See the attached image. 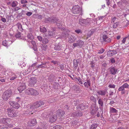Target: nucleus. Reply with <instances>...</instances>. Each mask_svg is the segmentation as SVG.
Segmentation results:
<instances>
[{"label":"nucleus","instance_id":"f257e3e1","mask_svg":"<svg viewBox=\"0 0 129 129\" xmlns=\"http://www.w3.org/2000/svg\"><path fill=\"white\" fill-rule=\"evenodd\" d=\"M44 103L42 101H37L35 102L33 105L31 106L29 105H25L24 107V108L25 110H26V111L28 112L30 114L31 113L32 114L35 111V109H37L41 106L44 104Z\"/></svg>","mask_w":129,"mask_h":129},{"label":"nucleus","instance_id":"f03ea898","mask_svg":"<svg viewBox=\"0 0 129 129\" xmlns=\"http://www.w3.org/2000/svg\"><path fill=\"white\" fill-rule=\"evenodd\" d=\"M25 92L26 94L31 95H36L39 94L37 90L32 88H28L25 90Z\"/></svg>","mask_w":129,"mask_h":129},{"label":"nucleus","instance_id":"7ed1b4c3","mask_svg":"<svg viewBox=\"0 0 129 129\" xmlns=\"http://www.w3.org/2000/svg\"><path fill=\"white\" fill-rule=\"evenodd\" d=\"M11 90H7L2 95V98L5 100H7L11 95Z\"/></svg>","mask_w":129,"mask_h":129},{"label":"nucleus","instance_id":"20e7f679","mask_svg":"<svg viewBox=\"0 0 129 129\" xmlns=\"http://www.w3.org/2000/svg\"><path fill=\"white\" fill-rule=\"evenodd\" d=\"M8 115L11 117H15L17 116V114L15 110L14 109L9 108L7 109Z\"/></svg>","mask_w":129,"mask_h":129},{"label":"nucleus","instance_id":"39448f33","mask_svg":"<svg viewBox=\"0 0 129 129\" xmlns=\"http://www.w3.org/2000/svg\"><path fill=\"white\" fill-rule=\"evenodd\" d=\"M72 11L74 14H80L82 12V9L79 6L75 5L73 6Z\"/></svg>","mask_w":129,"mask_h":129},{"label":"nucleus","instance_id":"423d86ee","mask_svg":"<svg viewBox=\"0 0 129 129\" xmlns=\"http://www.w3.org/2000/svg\"><path fill=\"white\" fill-rule=\"evenodd\" d=\"M9 103L14 108L18 109L20 107L19 104L16 102L11 101L9 102Z\"/></svg>","mask_w":129,"mask_h":129},{"label":"nucleus","instance_id":"0eeeda50","mask_svg":"<svg viewBox=\"0 0 129 129\" xmlns=\"http://www.w3.org/2000/svg\"><path fill=\"white\" fill-rule=\"evenodd\" d=\"M36 82L37 80L35 78L32 77L28 81V85L31 86H33L36 83Z\"/></svg>","mask_w":129,"mask_h":129},{"label":"nucleus","instance_id":"6e6552de","mask_svg":"<svg viewBox=\"0 0 129 129\" xmlns=\"http://www.w3.org/2000/svg\"><path fill=\"white\" fill-rule=\"evenodd\" d=\"M57 21V19L55 18H49L48 19H46L45 21V22L46 23H56Z\"/></svg>","mask_w":129,"mask_h":129},{"label":"nucleus","instance_id":"1a4fd4ad","mask_svg":"<svg viewBox=\"0 0 129 129\" xmlns=\"http://www.w3.org/2000/svg\"><path fill=\"white\" fill-rule=\"evenodd\" d=\"M26 88L25 84L22 83L20 84L19 86L18 87L17 89L19 92L20 93L23 90Z\"/></svg>","mask_w":129,"mask_h":129},{"label":"nucleus","instance_id":"9d476101","mask_svg":"<svg viewBox=\"0 0 129 129\" xmlns=\"http://www.w3.org/2000/svg\"><path fill=\"white\" fill-rule=\"evenodd\" d=\"M12 43V42L11 40H5L3 41L2 44L3 46L7 47L10 46Z\"/></svg>","mask_w":129,"mask_h":129},{"label":"nucleus","instance_id":"9b49d317","mask_svg":"<svg viewBox=\"0 0 129 129\" xmlns=\"http://www.w3.org/2000/svg\"><path fill=\"white\" fill-rule=\"evenodd\" d=\"M102 38L103 41L105 42L109 43L111 42V39L106 35H103Z\"/></svg>","mask_w":129,"mask_h":129},{"label":"nucleus","instance_id":"f8f14e48","mask_svg":"<svg viewBox=\"0 0 129 129\" xmlns=\"http://www.w3.org/2000/svg\"><path fill=\"white\" fill-rule=\"evenodd\" d=\"M117 53V50H112L109 51H108L107 53V55L109 56H112L113 55L116 54Z\"/></svg>","mask_w":129,"mask_h":129},{"label":"nucleus","instance_id":"ddd939ff","mask_svg":"<svg viewBox=\"0 0 129 129\" xmlns=\"http://www.w3.org/2000/svg\"><path fill=\"white\" fill-rule=\"evenodd\" d=\"M36 120L35 119H31L28 122V125L29 126H33L36 124Z\"/></svg>","mask_w":129,"mask_h":129},{"label":"nucleus","instance_id":"4468645a","mask_svg":"<svg viewBox=\"0 0 129 129\" xmlns=\"http://www.w3.org/2000/svg\"><path fill=\"white\" fill-rule=\"evenodd\" d=\"M68 42L70 43H73L76 40V37L72 35H70L69 37Z\"/></svg>","mask_w":129,"mask_h":129},{"label":"nucleus","instance_id":"2eb2a0df","mask_svg":"<svg viewBox=\"0 0 129 129\" xmlns=\"http://www.w3.org/2000/svg\"><path fill=\"white\" fill-rule=\"evenodd\" d=\"M17 77V76L16 74L13 73H11L9 78H10V80H13L16 78Z\"/></svg>","mask_w":129,"mask_h":129},{"label":"nucleus","instance_id":"dca6fc26","mask_svg":"<svg viewBox=\"0 0 129 129\" xmlns=\"http://www.w3.org/2000/svg\"><path fill=\"white\" fill-rule=\"evenodd\" d=\"M57 118V116L56 115H53L50 118V121L51 122H53L55 121Z\"/></svg>","mask_w":129,"mask_h":129},{"label":"nucleus","instance_id":"f3484780","mask_svg":"<svg viewBox=\"0 0 129 129\" xmlns=\"http://www.w3.org/2000/svg\"><path fill=\"white\" fill-rule=\"evenodd\" d=\"M97 93L99 94L102 96L104 95L106 93H108L107 91L105 90L98 91Z\"/></svg>","mask_w":129,"mask_h":129},{"label":"nucleus","instance_id":"a211bd4d","mask_svg":"<svg viewBox=\"0 0 129 129\" xmlns=\"http://www.w3.org/2000/svg\"><path fill=\"white\" fill-rule=\"evenodd\" d=\"M77 108L78 111L82 110L85 108L84 105L82 104H80L77 107Z\"/></svg>","mask_w":129,"mask_h":129},{"label":"nucleus","instance_id":"6ab92c4d","mask_svg":"<svg viewBox=\"0 0 129 129\" xmlns=\"http://www.w3.org/2000/svg\"><path fill=\"white\" fill-rule=\"evenodd\" d=\"M91 82L90 80H88L86 82H85L84 84V86L88 88L90 86Z\"/></svg>","mask_w":129,"mask_h":129},{"label":"nucleus","instance_id":"aec40b11","mask_svg":"<svg viewBox=\"0 0 129 129\" xmlns=\"http://www.w3.org/2000/svg\"><path fill=\"white\" fill-rule=\"evenodd\" d=\"M64 112L62 111H61L60 110H57L56 112V113L57 115L60 117L63 116V115L64 114Z\"/></svg>","mask_w":129,"mask_h":129},{"label":"nucleus","instance_id":"412c9836","mask_svg":"<svg viewBox=\"0 0 129 129\" xmlns=\"http://www.w3.org/2000/svg\"><path fill=\"white\" fill-rule=\"evenodd\" d=\"M117 112V110L115 108L112 107H110V113H116Z\"/></svg>","mask_w":129,"mask_h":129},{"label":"nucleus","instance_id":"4be33fe9","mask_svg":"<svg viewBox=\"0 0 129 129\" xmlns=\"http://www.w3.org/2000/svg\"><path fill=\"white\" fill-rule=\"evenodd\" d=\"M110 71L112 74L115 75L117 72V70L115 69L114 68H113L110 69Z\"/></svg>","mask_w":129,"mask_h":129},{"label":"nucleus","instance_id":"5701e85b","mask_svg":"<svg viewBox=\"0 0 129 129\" xmlns=\"http://www.w3.org/2000/svg\"><path fill=\"white\" fill-rule=\"evenodd\" d=\"M11 121V120L10 119L7 118L6 124L8 125V127H11L12 125H11L10 124Z\"/></svg>","mask_w":129,"mask_h":129},{"label":"nucleus","instance_id":"b1692460","mask_svg":"<svg viewBox=\"0 0 129 129\" xmlns=\"http://www.w3.org/2000/svg\"><path fill=\"white\" fill-rule=\"evenodd\" d=\"M91 113L92 114H94L96 112V110L95 107L94 106H91Z\"/></svg>","mask_w":129,"mask_h":129},{"label":"nucleus","instance_id":"393cba45","mask_svg":"<svg viewBox=\"0 0 129 129\" xmlns=\"http://www.w3.org/2000/svg\"><path fill=\"white\" fill-rule=\"evenodd\" d=\"M85 19H80L79 20V24L82 25H83L84 24H85Z\"/></svg>","mask_w":129,"mask_h":129},{"label":"nucleus","instance_id":"a878e982","mask_svg":"<svg viewBox=\"0 0 129 129\" xmlns=\"http://www.w3.org/2000/svg\"><path fill=\"white\" fill-rule=\"evenodd\" d=\"M98 126L97 124L93 123L91 125L89 129H96Z\"/></svg>","mask_w":129,"mask_h":129},{"label":"nucleus","instance_id":"bb28decb","mask_svg":"<svg viewBox=\"0 0 129 129\" xmlns=\"http://www.w3.org/2000/svg\"><path fill=\"white\" fill-rule=\"evenodd\" d=\"M77 42L78 43L79 46L80 47H81L84 44V42L80 40H79L77 41Z\"/></svg>","mask_w":129,"mask_h":129},{"label":"nucleus","instance_id":"cd10ccee","mask_svg":"<svg viewBox=\"0 0 129 129\" xmlns=\"http://www.w3.org/2000/svg\"><path fill=\"white\" fill-rule=\"evenodd\" d=\"M27 37L28 39L30 40H33L34 39V37L33 35L30 33L28 34L27 35Z\"/></svg>","mask_w":129,"mask_h":129},{"label":"nucleus","instance_id":"c85d7f7f","mask_svg":"<svg viewBox=\"0 0 129 129\" xmlns=\"http://www.w3.org/2000/svg\"><path fill=\"white\" fill-rule=\"evenodd\" d=\"M40 30L41 32L44 33L46 31V29L44 27H41L40 28Z\"/></svg>","mask_w":129,"mask_h":129},{"label":"nucleus","instance_id":"c756f323","mask_svg":"<svg viewBox=\"0 0 129 129\" xmlns=\"http://www.w3.org/2000/svg\"><path fill=\"white\" fill-rule=\"evenodd\" d=\"M120 23V22H117L115 23H114V24L113 26V28H116L118 26Z\"/></svg>","mask_w":129,"mask_h":129},{"label":"nucleus","instance_id":"7c9ffc66","mask_svg":"<svg viewBox=\"0 0 129 129\" xmlns=\"http://www.w3.org/2000/svg\"><path fill=\"white\" fill-rule=\"evenodd\" d=\"M18 3L16 1H13L11 4V6L12 7L16 6L17 5Z\"/></svg>","mask_w":129,"mask_h":129},{"label":"nucleus","instance_id":"2f4dec72","mask_svg":"<svg viewBox=\"0 0 129 129\" xmlns=\"http://www.w3.org/2000/svg\"><path fill=\"white\" fill-rule=\"evenodd\" d=\"M17 26L18 29L20 31L22 30L23 29L22 28V26L21 24L20 23H18Z\"/></svg>","mask_w":129,"mask_h":129},{"label":"nucleus","instance_id":"473e14b6","mask_svg":"<svg viewBox=\"0 0 129 129\" xmlns=\"http://www.w3.org/2000/svg\"><path fill=\"white\" fill-rule=\"evenodd\" d=\"M98 103L100 106L102 107L103 103V101L101 99H99L98 100Z\"/></svg>","mask_w":129,"mask_h":129},{"label":"nucleus","instance_id":"72a5a7b5","mask_svg":"<svg viewBox=\"0 0 129 129\" xmlns=\"http://www.w3.org/2000/svg\"><path fill=\"white\" fill-rule=\"evenodd\" d=\"M63 127L59 125H56L53 127V129H63Z\"/></svg>","mask_w":129,"mask_h":129},{"label":"nucleus","instance_id":"f704fd0d","mask_svg":"<svg viewBox=\"0 0 129 129\" xmlns=\"http://www.w3.org/2000/svg\"><path fill=\"white\" fill-rule=\"evenodd\" d=\"M85 25H87L91 23V20L90 19L87 18L86 19H85Z\"/></svg>","mask_w":129,"mask_h":129},{"label":"nucleus","instance_id":"c9c22d12","mask_svg":"<svg viewBox=\"0 0 129 129\" xmlns=\"http://www.w3.org/2000/svg\"><path fill=\"white\" fill-rule=\"evenodd\" d=\"M74 66L76 69L78 66V62L76 60H74L73 61Z\"/></svg>","mask_w":129,"mask_h":129},{"label":"nucleus","instance_id":"e433bc0d","mask_svg":"<svg viewBox=\"0 0 129 129\" xmlns=\"http://www.w3.org/2000/svg\"><path fill=\"white\" fill-rule=\"evenodd\" d=\"M7 118H4L0 120V122H2L5 124H6Z\"/></svg>","mask_w":129,"mask_h":129},{"label":"nucleus","instance_id":"4c0bfd02","mask_svg":"<svg viewBox=\"0 0 129 129\" xmlns=\"http://www.w3.org/2000/svg\"><path fill=\"white\" fill-rule=\"evenodd\" d=\"M48 42V40L46 38L44 39L43 40L42 42L43 44H46Z\"/></svg>","mask_w":129,"mask_h":129},{"label":"nucleus","instance_id":"58836bf2","mask_svg":"<svg viewBox=\"0 0 129 129\" xmlns=\"http://www.w3.org/2000/svg\"><path fill=\"white\" fill-rule=\"evenodd\" d=\"M128 38V37H126L124 38H123L122 40V43H121V44H125V42L127 39Z\"/></svg>","mask_w":129,"mask_h":129},{"label":"nucleus","instance_id":"ea45409f","mask_svg":"<svg viewBox=\"0 0 129 129\" xmlns=\"http://www.w3.org/2000/svg\"><path fill=\"white\" fill-rule=\"evenodd\" d=\"M83 114L82 112L80 111L76 113V115L77 116H81Z\"/></svg>","mask_w":129,"mask_h":129},{"label":"nucleus","instance_id":"a19ab883","mask_svg":"<svg viewBox=\"0 0 129 129\" xmlns=\"http://www.w3.org/2000/svg\"><path fill=\"white\" fill-rule=\"evenodd\" d=\"M122 86L124 88H128L129 86L126 83L124 84Z\"/></svg>","mask_w":129,"mask_h":129},{"label":"nucleus","instance_id":"79ce46f5","mask_svg":"<svg viewBox=\"0 0 129 129\" xmlns=\"http://www.w3.org/2000/svg\"><path fill=\"white\" fill-rule=\"evenodd\" d=\"M49 35L50 36H54L55 34L53 32H52L51 31H49Z\"/></svg>","mask_w":129,"mask_h":129},{"label":"nucleus","instance_id":"37998d69","mask_svg":"<svg viewBox=\"0 0 129 129\" xmlns=\"http://www.w3.org/2000/svg\"><path fill=\"white\" fill-rule=\"evenodd\" d=\"M115 85L113 84H110L109 85L108 87L110 88H114L115 87Z\"/></svg>","mask_w":129,"mask_h":129},{"label":"nucleus","instance_id":"c03bdc74","mask_svg":"<svg viewBox=\"0 0 129 129\" xmlns=\"http://www.w3.org/2000/svg\"><path fill=\"white\" fill-rule=\"evenodd\" d=\"M33 67H31L30 66H29L28 69H27V71L28 72H30L32 71Z\"/></svg>","mask_w":129,"mask_h":129},{"label":"nucleus","instance_id":"a18cd8bd","mask_svg":"<svg viewBox=\"0 0 129 129\" xmlns=\"http://www.w3.org/2000/svg\"><path fill=\"white\" fill-rule=\"evenodd\" d=\"M31 43L33 46V47L36 46V44L35 41H31Z\"/></svg>","mask_w":129,"mask_h":129},{"label":"nucleus","instance_id":"49530a36","mask_svg":"<svg viewBox=\"0 0 129 129\" xmlns=\"http://www.w3.org/2000/svg\"><path fill=\"white\" fill-rule=\"evenodd\" d=\"M37 38L38 40L40 42L42 41L43 38L42 37L40 36H38L37 37Z\"/></svg>","mask_w":129,"mask_h":129},{"label":"nucleus","instance_id":"de8ad7c7","mask_svg":"<svg viewBox=\"0 0 129 129\" xmlns=\"http://www.w3.org/2000/svg\"><path fill=\"white\" fill-rule=\"evenodd\" d=\"M118 90L119 91H122L125 90V89L122 86L118 88Z\"/></svg>","mask_w":129,"mask_h":129},{"label":"nucleus","instance_id":"09e8293b","mask_svg":"<svg viewBox=\"0 0 129 129\" xmlns=\"http://www.w3.org/2000/svg\"><path fill=\"white\" fill-rule=\"evenodd\" d=\"M105 50L103 49H101V50L99 51L98 53L100 54H101L103 53L104 51Z\"/></svg>","mask_w":129,"mask_h":129},{"label":"nucleus","instance_id":"8fccbe9b","mask_svg":"<svg viewBox=\"0 0 129 129\" xmlns=\"http://www.w3.org/2000/svg\"><path fill=\"white\" fill-rule=\"evenodd\" d=\"M75 32L78 34L81 33H82L81 30L79 29L76 30H75Z\"/></svg>","mask_w":129,"mask_h":129},{"label":"nucleus","instance_id":"3c124183","mask_svg":"<svg viewBox=\"0 0 129 129\" xmlns=\"http://www.w3.org/2000/svg\"><path fill=\"white\" fill-rule=\"evenodd\" d=\"M116 19L115 17H112L111 18V22L114 23V22L115 21Z\"/></svg>","mask_w":129,"mask_h":129},{"label":"nucleus","instance_id":"603ef678","mask_svg":"<svg viewBox=\"0 0 129 129\" xmlns=\"http://www.w3.org/2000/svg\"><path fill=\"white\" fill-rule=\"evenodd\" d=\"M90 99L91 100L94 102L96 101L95 98L93 96H91L90 97Z\"/></svg>","mask_w":129,"mask_h":129},{"label":"nucleus","instance_id":"864d4df0","mask_svg":"<svg viewBox=\"0 0 129 129\" xmlns=\"http://www.w3.org/2000/svg\"><path fill=\"white\" fill-rule=\"evenodd\" d=\"M21 36L20 33H18L17 34L15 35V37L17 38H18L20 37Z\"/></svg>","mask_w":129,"mask_h":129},{"label":"nucleus","instance_id":"5fc2aeb1","mask_svg":"<svg viewBox=\"0 0 129 129\" xmlns=\"http://www.w3.org/2000/svg\"><path fill=\"white\" fill-rule=\"evenodd\" d=\"M26 14L27 16H29L32 14V13L29 12H28Z\"/></svg>","mask_w":129,"mask_h":129},{"label":"nucleus","instance_id":"6e6d98bb","mask_svg":"<svg viewBox=\"0 0 129 129\" xmlns=\"http://www.w3.org/2000/svg\"><path fill=\"white\" fill-rule=\"evenodd\" d=\"M21 4H23L27 3V1L26 0H21Z\"/></svg>","mask_w":129,"mask_h":129},{"label":"nucleus","instance_id":"4d7b16f0","mask_svg":"<svg viewBox=\"0 0 129 129\" xmlns=\"http://www.w3.org/2000/svg\"><path fill=\"white\" fill-rule=\"evenodd\" d=\"M73 46L74 47H76L79 46V45L78 44V43L77 42V43H74L73 44Z\"/></svg>","mask_w":129,"mask_h":129},{"label":"nucleus","instance_id":"13d9d810","mask_svg":"<svg viewBox=\"0 0 129 129\" xmlns=\"http://www.w3.org/2000/svg\"><path fill=\"white\" fill-rule=\"evenodd\" d=\"M110 61L112 63H114L115 62V60L114 58H112L110 59Z\"/></svg>","mask_w":129,"mask_h":129},{"label":"nucleus","instance_id":"bf43d9fd","mask_svg":"<svg viewBox=\"0 0 129 129\" xmlns=\"http://www.w3.org/2000/svg\"><path fill=\"white\" fill-rule=\"evenodd\" d=\"M107 4L108 6H109L110 5V0H106Z\"/></svg>","mask_w":129,"mask_h":129},{"label":"nucleus","instance_id":"052dcab7","mask_svg":"<svg viewBox=\"0 0 129 129\" xmlns=\"http://www.w3.org/2000/svg\"><path fill=\"white\" fill-rule=\"evenodd\" d=\"M78 80L80 83L81 84H83V83H82V80L80 78H79L78 79Z\"/></svg>","mask_w":129,"mask_h":129},{"label":"nucleus","instance_id":"680f3d73","mask_svg":"<svg viewBox=\"0 0 129 129\" xmlns=\"http://www.w3.org/2000/svg\"><path fill=\"white\" fill-rule=\"evenodd\" d=\"M126 128L125 127L121 126L117 128V129H126Z\"/></svg>","mask_w":129,"mask_h":129},{"label":"nucleus","instance_id":"e2e57ef3","mask_svg":"<svg viewBox=\"0 0 129 129\" xmlns=\"http://www.w3.org/2000/svg\"><path fill=\"white\" fill-rule=\"evenodd\" d=\"M105 17V16H102L98 17V19L99 20H102Z\"/></svg>","mask_w":129,"mask_h":129},{"label":"nucleus","instance_id":"0e129e2a","mask_svg":"<svg viewBox=\"0 0 129 129\" xmlns=\"http://www.w3.org/2000/svg\"><path fill=\"white\" fill-rule=\"evenodd\" d=\"M60 68L61 69L63 70L64 68V66L62 64L60 65Z\"/></svg>","mask_w":129,"mask_h":129},{"label":"nucleus","instance_id":"69168bd1","mask_svg":"<svg viewBox=\"0 0 129 129\" xmlns=\"http://www.w3.org/2000/svg\"><path fill=\"white\" fill-rule=\"evenodd\" d=\"M1 20L3 22H5L6 21V20L5 18H2L1 19Z\"/></svg>","mask_w":129,"mask_h":129},{"label":"nucleus","instance_id":"338daca9","mask_svg":"<svg viewBox=\"0 0 129 129\" xmlns=\"http://www.w3.org/2000/svg\"><path fill=\"white\" fill-rule=\"evenodd\" d=\"M37 16V18L39 19H41L42 18V16L41 15H38Z\"/></svg>","mask_w":129,"mask_h":129},{"label":"nucleus","instance_id":"774afa93","mask_svg":"<svg viewBox=\"0 0 129 129\" xmlns=\"http://www.w3.org/2000/svg\"><path fill=\"white\" fill-rule=\"evenodd\" d=\"M113 94V92L112 91H110L109 93V95L110 96L112 95Z\"/></svg>","mask_w":129,"mask_h":129}]
</instances>
